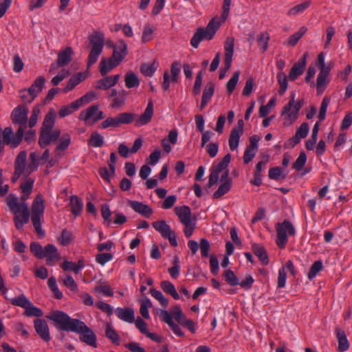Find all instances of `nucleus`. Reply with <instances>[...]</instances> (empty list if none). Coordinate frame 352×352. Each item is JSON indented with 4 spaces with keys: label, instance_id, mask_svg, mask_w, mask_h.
I'll use <instances>...</instances> for the list:
<instances>
[{
    "label": "nucleus",
    "instance_id": "nucleus-1",
    "mask_svg": "<svg viewBox=\"0 0 352 352\" xmlns=\"http://www.w3.org/2000/svg\"><path fill=\"white\" fill-rule=\"evenodd\" d=\"M46 318L55 322V326L62 331H72L79 334L80 340L93 347H96L97 338L95 333L78 319L71 318L62 311H54Z\"/></svg>",
    "mask_w": 352,
    "mask_h": 352
},
{
    "label": "nucleus",
    "instance_id": "nucleus-2",
    "mask_svg": "<svg viewBox=\"0 0 352 352\" xmlns=\"http://www.w3.org/2000/svg\"><path fill=\"white\" fill-rule=\"evenodd\" d=\"M89 42L90 52L87 58V67L95 64L102 54L104 44V34L100 32H95L89 36Z\"/></svg>",
    "mask_w": 352,
    "mask_h": 352
},
{
    "label": "nucleus",
    "instance_id": "nucleus-3",
    "mask_svg": "<svg viewBox=\"0 0 352 352\" xmlns=\"http://www.w3.org/2000/svg\"><path fill=\"white\" fill-rule=\"evenodd\" d=\"M44 201L40 195H37L32 206L31 221L35 232L39 236H43L45 234L41 222V219L44 214Z\"/></svg>",
    "mask_w": 352,
    "mask_h": 352
},
{
    "label": "nucleus",
    "instance_id": "nucleus-4",
    "mask_svg": "<svg viewBox=\"0 0 352 352\" xmlns=\"http://www.w3.org/2000/svg\"><path fill=\"white\" fill-rule=\"evenodd\" d=\"M219 26V23L212 19L208 23L206 29L199 28L190 40V45L194 48H197L203 39L211 40L218 30Z\"/></svg>",
    "mask_w": 352,
    "mask_h": 352
},
{
    "label": "nucleus",
    "instance_id": "nucleus-5",
    "mask_svg": "<svg viewBox=\"0 0 352 352\" xmlns=\"http://www.w3.org/2000/svg\"><path fill=\"white\" fill-rule=\"evenodd\" d=\"M275 228L277 234V239L276 240V245L279 248L283 249L285 248L288 241V236L295 235V228L292 223L287 219L281 223H277Z\"/></svg>",
    "mask_w": 352,
    "mask_h": 352
},
{
    "label": "nucleus",
    "instance_id": "nucleus-6",
    "mask_svg": "<svg viewBox=\"0 0 352 352\" xmlns=\"http://www.w3.org/2000/svg\"><path fill=\"white\" fill-rule=\"evenodd\" d=\"M23 135L24 133L21 129H18L14 134L11 126H7L3 129L0 127V141L12 148H15L20 145L23 139Z\"/></svg>",
    "mask_w": 352,
    "mask_h": 352
},
{
    "label": "nucleus",
    "instance_id": "nucleus-7",
    "mask_svg": "<svg viewBox=\"0 0 352 352\" xmlns=\"http://www.w3.org/2000/svg\"><path fill=\"white\" fill-rule=\"evenodd\" d=\"M29 110L26 106L19 105L15 107L11 113V120L14 125H19L23 132L28 127V115Z\"/></svg>",
    "mask_w": 352,
    "mask_h": 352
},
{
    "label": "nucleus",
    "instance_id": "nucleus-8",
    "mask_svg": "<svg viewBox=\"0 0 352 352\" xmlns=\"http://www.w3.org/2000/svg\"><path fill=\"white\" fill-rule=\"evenodd\" d=\"M113 50L111 60L114 61V65H119L127 54V45L123 40H120L113 46Z\"/></svg>",
    "mask_w": 352,
    "mask_h": 352
},
{
    "label": "nucleus",
    "instance_id": "nucleus-9",
    "mask_svg": "<svg viewBox=\"0 0 352 352\" xmlns=\"http://www.w3.org/2000/svg\"><path fill=\"white\" fill-rule=\"evenodd\" d=\"M307 57L308 52H305L302 56L294 64L289 73V79L290 80H295L298 76L303 74L307 64Z\"/></svg>",
    "mask_w": 352,
    "mask_h": 352
},
{
    "label": "nucleus",
    "instance_id": "nucleus-10",
    "mask_svg": "<svg viewBox=\"0 0 352 352\" xmlns=\"http://www.w3.org/2000/svg\"><path fill=\"white\" fill-rule=\"evenodd\" d=\"M60 135V130H55L54 131H40L38 144L41 148H45L52 142H56Z\"/></svg>",
    "mask_w": 352,
    "mask_h": 352
},
{
    "label": "nucleus",
    "instance_id": "nucleus-11",
    "mask_svg": "<svg viewBox=\"0 0 352 352\" xmlns=\"http://www.w3.org/2000/svg\"><path fill=\"white\" fill-rule=\"evenodd\" d=\"M7 204L14 214H22V212L25 211V209L27 212H30L27 203H19L18 198L12 194L8 196Z\"/></svg>",
    "mask_w": 352,
    "mask_h": 352
},
{
    "label": "nucleus",
    "instance_id": "nucleus-12",
    "mask_svg": "<svg viewBox=\"0 0 352 352\" xmlns=\"http://www.w3.org/2000/svg\"><path fill=\"white\" fill-rule=\"evenodd\" d=\"M175 212L182 224L197 221L195 217H192V212L190 207L187 206H176Z\"/></svg>",
    "mask_w": 352,
    "mask_h": 352
},
{
    "label": "nucleus",
    "instance_id": "nucleus-13",
    "mask_svg": "<svg viewBox=\"0 0 352 352\" xmlns=\"http://www.w3.org/2000/svg\"><path fill=\"white\" fill-rule=\"evenodd\" d=\"M45 83V79L43 76H38L35 79L32 85L27 90L30 96V99L28 100L29 102L33 101V100L42 91Z\"/></svg>",
    "mask_w": 352,
    "mask_h": 352
},
{
    "label": "nucleus",
    "instance_id": "nucleus-14",
    "mask_svg": "<svg viewBox=\"0 0 352 352\" xmlns=\"http://www.w3.org/2000/svg\"><path fill=\"white\" fill-rule=\"evenodd\" d=\"M153 102L152 100H149L147 107L144 111L135 120V125L138 126H143L148 124L152 119L153 116Z\"/></svg>",
    "mask_w": 352,
    "mask_h": 352
},
{
    "label": "nucleus",
    "instance_id": "nucleus-15",
    "mask_svg": "<svg viewBox=\"0 0 352 352\" xmlns=\"http://www.w3.org/2000/svg\"><path fill=\"white\" fill-rule=\"evenodd\" d=\"M34 328L38 335L46 342L50 340V334L48 325L45 320L36 319L34 320Z\"/></svg>",
    "mask_w": 352,
    "mask_h": 352
},
{
    "label": "nucleus",
    "instance_id": "nucleus-16",
    "mask_svg": "<svg viewBox=\"0 0 352 352\" xmlns=\"http://www.w3.org/2000/svg\"><path fill=\"white\" fill-rule=\"evenodd\" d=\"M129 206L136 212L144 216V217H149L152 213L153 210L148 205L144 204L142 202L138 201H128Z\"/></svg>",
    "mask_w": 352,
    "mask_h": 352
},
{
    "label": "nucleus",
    "instance_id": "nucleus-17",
    "mask_svg": "<svg viewBox=\"0 0 352 352\" xmlns=\"http://www.w3.org/2000/svg\"><path fill=\"white\" fill-rule=\"evenodd\" d=\"M119 78L120 75L118 74L105 76L104 78L95 82L94 86L98 89H107L116 85Z\"/></svg>",
    "mask_w": 352,
    "mask_h": 352
},
{
    "label": "nucleus",
    "instance_id": "nucleus-18",
    "mask_svg": "<svg viewBox=\"0 0 352 352\" xmlns=\"http://www.w3.org/2000/svg\"><path fill=\"white\" fill-rule=\"evenodd\" d=\"M44 258H46V263L48 265H53L56 260L58 258L59 254L56 247L52 244H47L43 248Z\"/></svg>",
    "mask_w": 352,
    "mask_h": 352
},
{
    "label": "nucleus",
    "instance_id": "nucleus-19",
    "mask_svg": "<svg viewBox=\"0 0 352 352\" xmlns=\"http://www.w3.org/2000/svg\"><path fill=\"white\" fill-rule=\"evenodd\" d=\"M115 313L119 319L124 322L133 323L135 320L134 311L131 308L118 307Z\"/></svg>",
    "mask_w": 352,
    "mask_h": 352
},
{
    "label": "nucleus",
    "instance_id": "nucleus-20",
    "mask_svg": "<svg viewBox=\"0 0 352 352\" xmlns=\"http://www.w3.org/2000/svg\"><path fill=\"white\" fill-rule=\"evenodd\" d=\"M55 112L50 109L46 114L40 131H52L55 123Z\"/></svg>",
    "mask_w": 352,
    "mask_h": 352
},
{
    "label": "nucleus",
    "instance_id": "nucleus-21",
    "mask_svg": "<svg viewBox=\"0 0 352 352\" xmlns=\"http://www.w3.org/2000/svg\"><path fill=\"white\" fill-rule=\"evenodd\" d=\"M14 226L16 230H21L24 224H26L30 221V212H27V210L25 209V211L22 212V214H14Z\"/></svg>",
    "mask_w": 352,
    "mask_h": 352
},
{
    "label": "nucleus",
    "instance_id": "nucleus-22",
    "mask_svg": "<svg viewBox=\"0 0 352 352\" xmlns=\"http://www.w3.org/2000/svg\"><path fill=\"white\" fill-rule=\"evenodd\" d=\"M252 250L254 252V254L259 258V260L263 264H268V256L263 246L258 245L257 243H253L252 245Z\"/></svg>",
    "mask_w": 352,
    "mask_h": 352
},
{
    "label": "nucleus",
    "instance_id": "nucleus-23",
    "mask_svg": "<svg viewBox=\"0 0 352 352\" xmlns=\"http://www.w3.org/2000/svg\"><path fill=\"white\" fill-rule=\"evenodd\" d=\"M152 226L164 238L168 236V235L171 234L173 231L170 226L164 220L155 221L152 223Z\"/></svg>",
    "mask_w": 352,
    "mask_h": 352
},
{
    "label": "nucleus",
    "instance_id": "nucleus-24",
    "mask_svg": "<svg viewBox=\"0 0 352 352\" xmlns=\"http://www.w3.org/2000/svg\"><path fill=\"white\" fill-rule=\"evenodd\" d=\"M336 337L338 342V350L343 352L349 349V342L346 338V333L344 331L337 329Z\"/></svg>",
    "mask_w": 352,
    "mask_h": 352
},
{
    "label": "nucleus",
    "instance_id": "nucleus-25",
    "mask_svg": "<svg viewBox=\"0 0 352 352\" xmlns=\"http://www.w3.org/2000/svg\"><path fill=\"white\" fill-rule=\"evenodd\" d=\"M69 205L71 206V212L75 217L80 214L83 208V202L80 198L76 195L71 196Z\"/></svg>",
    "mask_w": 352,
    "mask_h": 352
},
{
    "label": "nucleus",
    "instance_id": "nucleus-26",
    "mask_svg": "<svg viewBox=\"0 0 352 352\" xmlns=\"http://www.w3.org/2000/svg\"><path fill=\"white\" fill-rule=\"evenodd\" d=\"M72 50L71 47H66L63 51L59 52L57 59V65L59 67H63L68 64L71 60Z\"/></svg>",
    "mask_w": 352,
    "mask_h": 352
},
{
    "label": "nucleus",
    "instance_id": "nucleus-27",
    "mask_svg": "<svg viewBox=\"0 0 352 352\" xmlns=\"http://www.w3.org/2000/svg\"><path fill=\"white\" fill-rule=\"evenodd\" d=\"M71 143V138L68 133L63 134L60 138L58 146L56 148V155L60 156L62 153L66 150Z\"/></svg>",
    "mask_w": 352,
    "mask_h": 352
},
{
    "label": "nucleus",
    "instance_id": "nucleus-28",
    "mask_svg": "<svg viewBox=\"0 0 352 352\" xmlns=\"http://www.w3.org/2000/svg\"><path fill=\"white\" fill-rule=\"evenodd\" d=\"M26 157V152L21 151L16 158L14 169H16V173L18 174V176H20L25 170Z\"/></svg>",
    "mask_w": 352,
    "mask_h": 352
},
{
    "label": "nucleus",
    "instance_id": "nucleus-29",
    "mask_svg": "<svg viewBox=\"0 0 352 352\" xmlns=\"http://www.w3.org/2000/svg\"><path fill=\"white\" fill-rule=\"evenodd\" d=\"M240 129H232L229 137V146L231 151H234L237 148L239 143L241 135Z\"/></svg>",
    "mask_w": 352,
    "mask_h": 352
},
{
    "label": "nucleus",
    "instance_id": "nucleus-30",
    "mask_svg": "<svg viewBox=\"0 0 352 352\" xmlns=\"http://www.w3.org/2000/svg\"><path fill=\"white\" fill-rule=\"evenodd\" d=\"M307 31V28L305 26L300 27L298 32L289 36V39L285 43V44L292 47L295 46Z\"/></svg>",
    "mask_w": 352,
    "mask_h": 352
},
{
    "label": "nucleus",
    "instance_id": "nucleus-31",
    "mask_svg": "<svg viewBox=\"0 0 352 352\" xmlns=\"http://www.w3.org/2000/svg\"><path fill=\"white\" fill-rule=\"evenodd\" d=\"M231 160V155L230 154L228 153L226 154L222 160L219 162L217 164H215L214 163L211 166V170L214 172L219 174L221 172L224 170L228 166V164L230 162Z\"/></svg>",
    "mask_w": 352,
    "mask_h": 352
},
{
    "label": "nucleus",
    "instance_id": "nucleus-32",
    "mask_svg": "<svg viewBox=\"0 0 352 352\" xmlns=\"http://www.w3.org/2000/svg\"><path fill=\"white\" fill-rule=\"evenodd\" d=\"M161 287L163 291L172 296L175 300L179 299V295L177 292L174 285L168 280H163L161 282Z\"/></svg>",
    "mask_w": 352,
    "mask_h": 352
},
{
    "label": "nucleus",
    "instance_id": "nucleus-33",
    "mask_svg": "<svg viewBox=\"0 0 352 352\" xmlns=\"http://www.w3.org/2000/svg\"><path fill=\"white\" fill-rule=\"evenodd\" d=\"M318 131L319 124L318 122H316L312 129L311 138L305 142V147L307 150L311 151L314 148L318 138Z\"/></svg>",
    "mask_w": 352,
    "mask_h": 352
},
{
    "label": "nucleus",
    "instance_id": "nucleus-34",
    "mask_svg": "<svg viewBox=\"0 0 352 352\" xmlns=\"http://www.w3.org/2000/svg\"><path fill=\"white\" fill-rule=\"evenodd\" d=\"M304 104V99L298 100L296 102H294V104L293 106V110H290L289 113H286L285 115L289 120H295L298 117V113L300 109L302 107Z\"/></svg>",
    "mask_w": 352,
    "mask_h": 352
},
{
    "label": "nucleus",
    "instance_id": "nucleus-35",
    "mask_svg": "<svg viewBox=\"0 0 352 352\" xmlns=\"http://www.w3.org/2000/svg\"><path fill=\"white\" fill-rule=\"evenodd\" d=\"M125 85L127 88L138 87L140 85V80L133 72H127L124 78Z\"/></svg>",
    "mask_w": 352,
    "mask_h": 352
},
{
    "label": "nucleus",
    "instance_id": "nucleus-36",
    "mask_svg": "<svg viewBox=\"0 0 352 352\" xmlns=\"http://www.w3.org/2000/svg\"><path fill=\"white\" fill-rule=\"evenodd\" d=\"M116 117L120 126L122 124H128L133 122L136 115L132 113L124 112L118 114Z\"/></svg>",
    "mask_w": 352,
    "mask_h": 352
},
{
    "label": "nucleus",
    "instance_id": "nucleus-37",
    "mask_svg": "<svg viewBox=\"0 0 352 352\" xmlns=\"http://www.w3.org/2000/svg\"><path fill=\"white\" fill-rule=\"evenodd\" d=\"M118 65H114V61L111 60V58L107 60L106 58H102L100 63V72L102 76H105L109 71Z\"/></svg>",
    "mask_w": 352,
    "mask_h": 352
},
{
    "label": "nucleus",
    "instance_id": "nucleus-38",
    "mask_svg": "<svg viewBox=\"0 0 352 352\" xmlns=\"http://www.w3.org/2000/svg\"><path fill=\"white\" fill-rule=\"evenodd\" d=\"M10 301L12 305L22 307L23 309H25L27 306L30 305L31 302L23 294H20L15 298H11Z\"/></svg>",
    "mask_w": 352,
    "mask_h": 352
},
{
    "label": "nucleus",
    "instance_id": "nucleus-39",
    "mask_svg": "<svg viewBox=\"0 0 352 352\" xmlns=\"http://www.w3.org/2000/svg\"><path fill=\"white\" fill-rule=\"evenodd\" d=\"M155 28L152 26L150 23H147L144 26V30L142 36V41L147 43L151 41L153 38V34Z\"/></svg>",
    "mask_w": 352,
    "mask_h": 352
},
{
    "label": "nucleus",
    "instance_id": "nucleus-40",
    "mask_svg": "<svg viewBox=\"0 0 352 352\" xmlns=\"http://www.w3.org/2000/svg\"><path fill=\"white\" fill-rule=\"evenodd\" d=\"M98 107L97 105H91L88 107L86 110L82 111L80 114L79 118L82 120L87 121L91 118H93L96 116L98 112Z\"/></svg>",
    "mask_w": 352,
    "mask_h": 352
},
{
    "label": "nucleus",
    "instance_id": "nucleus-41",
    "mask_svg": "<svg viewBox=\"0 0 352 352\" xmlns=\"http://www.w3.org/2000/svg\"><path fill=\"white\" fill-rule=\"evenodd\" d=\"M268 176L271 179L279 180L280 179H285L287 174L283 173V169L280 166L271 168L269 170Z\"/></svg>",
    "mask_w": 352,
    "mask_h": 352
},
{
    "label": "nucleus",
    "instance_id": "nucleus-42",
    "mask_svg": "<svg viewBox=\"0 0 352 352\" xmlns=\"http://www.w3.org/2000/svg\"><path fill=\"white\" fill-rule=\"evenodd\" d=\"M89 144L95 148L101 147L104 144V138L98 132L94 131L91 135Z\"/></svg>",
    "mask_w": 352,
    "mask_h": 352
},
{
    "label": "nucleus",
    "instance_id": "nucleus-43",
    "mask_svg": "<svg viewBox=\"0 0 352 352\" xmlns=\"http://www.w3.org/2000/svg\"><path fill=\"white\" fill-rule=\"evenodd\" d=\"M322 268H323V265H322V262L321 261H315L311 266V268H310L309 272L307 275L308 278L310 280H313L314 278H316L317 274L320 271H322Z\"/></svg>",
    "mask_w": 352,
    "mask_h": 352
},
{
    "label": "nucleus",
    "instance_id": "nucleus-44",
    "mask_svg": "<svg viewBox=\"0 0 352 352\" xmlns=\"http://www.w3.org/2000/svg\"><path fill=\"white\" fill-rule=\"evenodd\" d=\"M232 186V182H227L222 183L218 188V189L214 192L213 198L219 199L223 195L226 194L230 189Z\"/></svg>",
    "mask_w": 352,
    "mask_h": 352
},
{
    "label": "nucleus",
    "instance_id": "nucleus-45",
    "mask_svg": "<svg viewBox=\"0 0 352 352\" xmlns=\"http://www.w3.org/2000/svg\"><path fill=\"white\" fill-rule=\"evenodd\" d=\"M151 295L159 301L160 305L166 308L168 304V300L164 296V294L155 288L150 289Z\"/></svg>",
    "mask_w": 352,
    "mask_h": 352
},
{
    "label": "nucleus",
    "instance_id": "nucleus-46",
    "mask_svg": "<svg viewBox=\"0 0 352 352\" xmlns=\"http://www.w3.org/2000/svg\"><path fill=\"white\" fill-rule=\"evenodd\" d=\"M269 39V34L265 32H261L257 37L258 45L263 52H265L267 50Z\"/></svg>",
    "mask_w": 352,
    "mask_h": 352
},
{
    "label": "nucleus",
    "instance_id": "nucleus-47",
    "mask_svg": "<svg viewBox=\"0 0 352 352\" xmlns=\"http://www.w3.org/2000/svg\"><path fill=\"white\" fill-rule=\"evenodd\" d=\"M105 335L113 344H119L120 336L109 324H107Z\"/></svg>",
    "mask_w": 352,
    "mask_h": 352
},
{
    "label": "nucleus",
    "instance_id": "nucleus-48",
    "mask_svg": "<svg viewBox=\"0 0 352 352\" xmlns=\"http://www.w3.org/2000/svg\"><path fill=\"white\" fill-rule=\"evenodd\" d=\"M151 306L152 303L150 299L148 297H145L142 301L140 309V312L144 318H149L148 308Z\"/></svg>",
    "mask_w": 352,
    "mask_h": 352
},
{
    "label": "nucleus",
    "instance_id": "nucleus-49",
    "mask_svg": "<svg viewBox=\"0 0 352 352\" xmlns=\"http://www.w3.org/2000/svg\"><path fill=\"white\" fill-rule=\"evenodd\" d=\"M81 81V74H78L76 75L72 76L69 80L67 85L63 89V92L67 93L74 89L76 85H78Z\"/></svg>",
    "mask_w": 352,
    "mask_h": 352
},
{
    "label": "nucleus",
    "instance_id": "nucleus-50",
    "mask_svg": "<svg viewBox=\"0 0 352 352\" xmlns=\"http://www.w3.org/2000/svg\"><path fill=\"white\" fill-rule=\"evenodd\" d=\"M127 95V91L124 89L119 91L118 94L113 99L111 107L113 108H116L118 107L123 105L125 103Z\"/></svg>",
    "mask_w": 352,
    "mask_h": 352
},
{
    "label": "nucleus",
    "instance_id": "nucleus-51",
    "mask_svg": "<svg viewBox=\"0 0 352 352\" xmlns=\"http://www.w3.org/2000/svg\"><path fill=\"white\" fill-rule=\"evenodd\" d=\"M47 285L57 299H61L63 298V293L58 289L56 280L54 277H50L48 279Z\"/></svg>",
    "mask_w": 352,
    "mask_h": 352
},
{
    "label": "nucleus",
    "instance_id": "nucleus-52",
    "mask_svg": "<svg viewBox=\"0 0 352 352\" xmlns=\"http://www.w3.org/2000/svg\"><path fill=\"white\" fill-rule=\"evenodd\" d=\"M63 284L74 292H78V285L71 275L65 274L62 278Z\"/></svg>",
    "mask_w": 352,
    "mask_h": 352
},
{
    "label": "nucleus",
    "instance_id": "nucleus-53",
    "mask_svg": "<svg viewBox=\"0 0 352 352\" xmlns=\"http://www.w3.org/2000/svg\"><path fill=\"white\" fill-rule=\"evenodd\" d=\"M310 6V1H307L292 8L287 12L288 15H296L304 12Z\"/></svg>",
    "mask_w": 352,
    "mask_h": 352
},
{
    "label": "nucleus",
    "instance_id": "nucleus-54",
    "mask_svg": "<svg viewBox=\"0 0 352 352\" xmlns=\"http://www.w3.org/2000/svg\"><path fill=\"white\" fill-rule=\"evenodd\" d=\"M239 72H235L226 85L227 92L230 94L234 90L239 79Z\"/></svg>",
    "mask_w": 352,
    "mask_h": 352
},
{
    "label": "nucleus",
    "instance_id": "nucleus-55",
    "mask_svg": "<svg viewBox=\"0 0 352 352\" xmlns=\"http://www.w3.org/2000/svg\"><path fill=\"white\" fill-rule=\"evenodd\" d=\"M223 277L225 280L231 286H236L239 285V279L235 276L233 271L231 270H227L225 271Z\"/></svg>",
    "mask_w": 352,
    "mask_h": 352
},
{
    "label": "nucleus",
    "instance_id": "nucleus-56",
    "mask_svg": "<svg viewBox=\"0 0 352 352\" xmlns=\"http://www.w3.org/2000/svg\"><path fill=\"white\" fill-rule=\"evenodd\" d=\"M329 80L328 77L318 74L317 76L316 89L318 94L324 91L327 87Z\"/></svg>",
    "mask_w": 352,
    "mask_h": 352
},
{
    "label": "nucleus",
    "instance_id": "nucleus-57",
    "mask_svg": "<svg viewBox=\"0 0 352 352\" xmlns=\"http://www.w3.org/2000/svg\"><path fill=\"white\" fill-rule=\"evenodd\" d=\"M25 314L28 317H40L43 315V311L40 308L34 306L30 302V305L25 309Z\"/></svg>",
    "mask_w": 352,
    "mask_h": 352
},
{
    "label": "nucleus",
    "instance_id": "nucleus-58",
    "mask_svg": "<svg viewBox=\"0 0 352 352\" xmlns=\"http://www.w3.org/2000/svg\"><path fill=\"white\" fill-rule=\"evenodd\" d=\"M181 72V64L178 61H174L170 66L171 80L176 82Z\"/></svg>",
    "mask_w": 352,
    "mask_h": 352
},
{
    "label": "nucleus",
    "instance_id": "nucleus-59",
    "mask_svg": "<svg viewBox=\"0 0 352 352\" xmlns=\"http://www.w3.org/2000/svg\"><path fill=\"white\" fill-rule=\"evenodd\" d=\"M234 40L232 37H228L224 44L225 56L232 57L234 53Z\"/></svg>",
    "mask_w": 352,
    "mask_h": 352
},
{
    "label": "nucleus",
    "instance_id": "nucleus-60",
    "mask_svg": "<svg viewBox=\"0 0 352 352\" xmlns=\"http://www.w3.org/2000/svg\"><path fill=\"white\" fill-rule=\"evenodd\" d=\"M30 251L38 258H44L43 248L38 242H32L30 244Z\"/></svg>",
    "mask_w": 352,
    "mask_h": 352
},
{
    "label": "nucleus",
    "instance_id": "nucleus-61",
    "mask_svg": "<svg viewBox=\"0 0 352 352\" xmlns=\"http://www.w3.org/2000/svg\"><path fill=\"white\" fill-rule=\"evenodd\" d=\"M204 75V71H199L197 76L195 78V84L192 89V93L194 95H197L200 93L201 85H202V78Z\"/></svg>",
    "mask_w": 352,
    "mask_h": 352
},
{
    "label": "nucleus",
    "instance_id": "nucleus-62",
    "mask_svg": "<svg viewBox=\"0 0 352 352\" xmlns=\"http://www.w3.org/2000/svg\"><path fill=\"white\" fill-rule=\"evenodd\" d=\"M306 162H307V155L305 152H301L300 153L299 156L298 157V158L294 162V164L292 165V168L297 170H300L305 166Z\"/></svg>",
    "mask_w": 352,
    "mask_h": 352
},
{
    "label": "nucleus",
    "instance_id": "nucleus-63",
    "mask_svg": "<svg viewBox=\"0 0 352 352\" xmlns=\"http://www.w3.org/2000/svg\"><path fill=\"white\" fill-rule=\"evenodd\" d=\"M156 70L154 63H144L140 67V71L146 76H152Z\"/></svg>",
    "mask_w": 352,
    "mask_h": 352
},
{
    "label": "nucleus",
    "instance_id": "nucleus-64",
    "mask_svg": "<svg viewBox=\"0 0 352 352\" xmlns=\"http://www.w3.org/2000/svg\"><path fill=\"white\" fill-rule=\"evenodd\" d=\"M173 263V266L172 267H170L168 271L170 276L173 278L176 279L179 276V268H180L179 265V260L177 256H175Z\"/></svg>",
    "mask_w": 352,
    "mask_h": 352
}]
</instances>
